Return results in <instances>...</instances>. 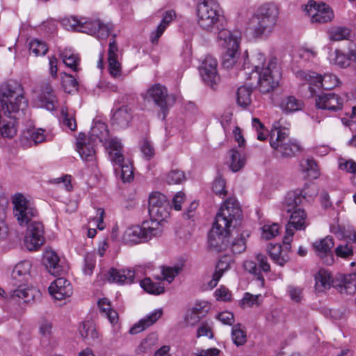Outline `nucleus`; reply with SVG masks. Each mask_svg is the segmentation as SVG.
<instances>
[{"mask_svg":"<svg viewBox=\"0 0 356 356\" xmlns=\"http://www.w3.org/2000/svg\"><path fill=\"white\" fill-rule=\"evenodd\" d=\"M98 307L101 312L112 324H115L118 322V314L116 311L111 309L110 302L106 298L100 299L98 301Z\"/></svg>","mask_w":356,"mask_h":356,"instance_id":"42","label":"nucleus"},{"mask_svg":"<svg viewBox=\"0 0 356 356\" xmlns=\"http://www.w3.org/2000/svg\"><path fill=\"white\" fill-rule=\"evenodd\" d=\"M81 336L92 346L99 343V334L92 323H83L79 329Z\"/></svg>","mask_w":356,"mask_h":356,"instance_id":"38","label":"nucleus"},{"mask_svg":"<svg viewBox=\"0 0 356 356\" xmlns=\"http://www.w3.org/2000/svg\"><path fill=\"white\" fill-rule=\"evenodd\" d=\"M243 267L246 271L249 272L250 273L257 275V279L259 281H261L262 285L264 284V278L261 275L259 271L258 270L257 264L255 262H254L252 261H245L243 263Z\"/></svg>","mask_w":356,"mask_h":356,"instance_id":"60","label":"nucleus"},{"mask_svg":"<svg viewBox=\"0 0 356 356\" xmlns=\"http://www.w3.org/2000/svg\"><path fill=\"white\" fill-rule=\"evenodd\" d=\"M232 340L236 346H241L247 341L246 332L244 327L239 323H236L232 327Z\"/></svg>","mask_w":356,"mask_h":356,"instance_id":"43","label":"nucleus"},{"mask_svg":"<svg viewBox=\"0 0 356 356\" xmlns=\"http://www.w3.org/2000/svg\"><path fill=\"white\" fill-rule=\"evenodd\" d=\"M152 20H161V22H172L173 21H181L182 17L177 14L174 9H160L157 10L152 17Z\"/></svg>","mask_w":356,"mask_h":356,"instance_id":"40","label":"nucleus"},{"mask_svg":"<svg viewBox=\"0 0 356 356\" xmlns=\"http://www.w3.org/2000/svg\"><path fill=\"white\" fill-rule=\"evenodd\" d=\"M167 97V88L159 83L153 85L147 90L146 93V98L152 99L154 103L163 111L168 108Z\"/></svg>","mask_w":356,"mask_h":356,"instance_id":"23","label":"nucleus"},{"mask_svg":"<svg viewBox=\"0 0 356 356\" xmlns=\"http://www.w3.org/2000/svg\"><path fill=\"white\" fill-rule=\"evenodd\" d=\"M304 106L301 99H297L293 95H286L282 97L279 107L284 113H291L300 111Z\"/></svg>","mask_w":356,"mask_h":356,"instance_id":"33","label":"nucleus"},{"mask_svg":"<svg viewBox=\"0 0 356 356\" xmlns=\"http://www.w3.org/2000/svg\"><path fill=\"white\" fill-rule=\"evenodd\" d=\"M220 352V350L216 348H197L195 352L192 353V356H218Z\"/></svg>","mask_w":356,"mask_h":356,"instance_id":"64","label":"nucleus"},{"mask_svg":"<svg viewBox=\"0 0 356 356\" xmlns=\"http://www.w3.org/2000/svg\"><path fill=\"white\" fill-rule=\"evenodd\" d=\"M167 198L163 194L159 192L150 194L148 209L151 218H167L169 214Z\"/></svg>","mask_w":356,"mask_h":356,"instance_id":"13","label":"nucleus"},{"mask_svg":"<svg viewBox=\"0 0 356 356\" xmlns=\"http://www.w3.org/2000/svg\"><path fill=\"white\" fill-rule=\"evenodd\" d=\"M242 211L234 197L224 201V271L234 264V255L245 250V241L240 233Z\"/></svg>","mask_w":356,"mask_h":356,"instance_id":"1","label":"nucleus"},{"mask_svg":"<svg viewBox=\"0 0 356 356\" xmlns=\"http://www.w3.org/2000/svg\"><path fill=\"white\" fill-rule=\"evenodd\" d=\"M312 246L318 256L321 257H327L325 261L326 264L331 265L333 263L331 249L334 246V241L332 237L327 236L324 238L318 240L313 243Z\"/></svg>","mask_w":356,"mask_h":356,"instance_id":"25","label":"nucleus"},{"mask_svg":"<svg viewBox=\"0 0 356 356\" xmlns=\"http://www.w3.org/2000/svg\"><path fill=\"white\" fill-rule=\"evenodd\" d=\"M96 261L93 255L88 254L85 258V265L83 269V273L86 275H91L95 268Z\"/></svg>","mask_w":356,"mask_h":356,"instance_id":"61","label":"nucleus"},{"mask_svg":"<svg viewBox=\"0 0 356 356\" xmlns=\"http://www.w3.org/2000/svg\"><path fill=\"white\" fill-rule=\"evenodd\" d=\"M60 57L63 63L73 71L79 70L80 57L78 54L74 52L71 49H65L60 53Z\"/></svg>","mask_w":356,"mask_h":356,"instance_id":"37","label":"nucleus"},{"mask_svg":"<svg viewBox=\"0 0 356 356\" xmlns=\"http://www.w3.org/2000/svg\"><path fill=\"white\" fill-rule=\"evenodd\" d=\"M241 37L240 31H234L224 38V69L232 68L238 62Z\"/></svg>","mask_w":356,"mask_h":356,"instance_id":"7","label":"nucleus"},{"mask_svg":"<svg viewBox=\"0 0 356 356\" xmlns=\"http://www.w3.org/2000/svg\"><path fill=\"white\" fill-rule=\"evenodd\" d=\"M341 293L353 295L356 292V272L344 276L341 286Z\"/></svg>","mask_w":356,"mask_h":356,"instance_id":"50","label":"nucleus"},{"mask_svg":"<svg viewBox=\"0 0 356 356\" xmlns=\"http://www.w3.org/2000/svg\"><path fill=\"white\" fill-rule=\"evenodd\" d=\"M186 179L185 174L179 170H172L166 176L169 184H180Z\"/></svg>","mask_w":356,"mask_h":356,"instance_id":"57","label":"nucleus"},{"mask_svg":"<svg viewBox=\"0 0 356 356\" xmlns=\"http://www.w3.org/2000/svg\"><path fill=\"white\" fill-rule=\"evenodd\" d=\"M329 38L332 41L348 40L351 31L346 26H338L331 29L328 33Z\"/></svg>","mask_w":356,"mask_h":356,"instance_id":"45","label":"nucleus"},{"mask_svg":"<svg viewBox=\"0 0 356 356\" xmlns=\"http://www.w3.org/2000/svg\"><path fill=\"white\" fill-rule=\"evenodd\" d=\"M61 116L63 119V126L67 127L70 131H74L76 129V122L74 118L70 115L66 108L63 107L61 109Z\"/></svg>","mask_w":356,"mask_h":356,"instance_id":"58","label":"nucleus"},{"mask_svg":"<svg viewBox=\"0 0 356 356\" xmlns=\"http://www.w3.org/2000/svg\"><path fill=\"white\" fill-rule=\"evenodd\" d=\"M337 256L341 258H347L353 254V248L348 244L339 245L335 249Z\"/></svg>","mask_w":356,"mask_h":356,"instance_id":"63","label":"nucleus"},{"mask_svg":"<svg viewBox=\"0 0 356 356\" xmlns=\"http://www.w3.org/2000/svg\"><path fill=\"white\" fill-rule=\"evenodd\" d=\"M163 315L162 309H156L140 319L129 330L131 334H138L155 323Z\"/></svg>","mask_w":356,"mask_h":356,"instance_id":"28","label":"nucleus"},{"mask_svg":"<svg viewBox=\"0 0 356 356\" xmlns=\"http://www.w3.org/2000/svg\"><path fill=\"white\" fill-rule=\"evenodd\" d=\"M339 168L341 170L352 174L351 181L356 186V162L352 159L339 158L338 160Z\"/></svg>","mask_w":356,"mask_h":356,"instance_id":"49","label":"nucleus"},{"mask_svg":"<svg viewBox=\"0 0 356 356\" xmlns=\"http://www.w3.org/2000/svg\"><path fill=\"white\" fill-rule=\"evenodd\" d=\"M286 129H275L270 135V144L282 157H291L300 150L299 144L288 139Z\"/></svg>","mask_w":356,"mask_h":356,"instance_id":"5","label":"nucleus"},{"mask_svg":"<svg viewBox=\"0 0 356 356\" xmlns=\"http://www.w3.org/2000/svg\"><path fill=\"white\" fill-rule=\"evenodd\" d=\"M24 138L30 139L35 145L43 142L45 139L44 130L42 129H32L24 133Z\"/></svg>","mask_w":356,"mask_h":356,"instance_id":"56","label":"nucleus"},{"mask_svg":"<svg viewBox=\"0 0 356 356\" xmlns=\"http://www.w3.org/2000/svg\"><path fill=\"white\" fill-rule=\"evenodd\" d=\"M27 226L24 245L29 251L38 250L45 242L44 227L40 221H33Z\"/></svg>","mask_w":356,"mask_h":356,"instance_id":"9","label":"nucleus"},{"mask_svg":"<svg viewBox=\"0 0 356 356\" xmlns=\"http://www.w3.org/2000/svg\"><path fill=\"white\" fill-rule=\"evenodd\" d=\"M220 9V5L215 0H202L197 7L199 20L217 22Z\"/></svg>","mask_w":356,"mask_h":356,"instance_id":"15","label":"nucleus"},{"mask_svg":"<svg viewBox=\"0 0 356 356\" xmlns=\"http://www.w3.org/2000/svg\"><path fill=\"white\" fill-rule=\"evenodd\" d=\"M62 81L65 90L67 92H71V88L77 89L78 82L73 76L65 74V78H63Z\"/></svg>","mask_w":356,"mask_h":356,"instance_id":"62","label":"nucleus"},{"mask_svg":"<svg viewBox=\"0 0 356 356\" xmlns=\"http://www.w3.org/2000/svg\"><path fill=\"white\" fill-rule=\"evenodd\" d=\"M118 47L115 40L110 41L108 50V71L112 77L118 78L122 75V66L118 60Z\"/></svg>","mask_w":356,"mask_h":356,"instance_id":"21","label":"nucleus"},{"mask_svg":"<svg viewBox=\"0 0 356 356\" xmlns=\"http://www.w3.org/2000/svg\"><path fill=\"white\" fill-rule=\"evenodd\" d=\"M89 139L96 143L98 139L105 146L109 159L120 169V177L123 182H130L134 179L133 167L129 159L125 160L122 154V145L117 138H111L107 125L102 122L95 123L92 127Z\"/></svg>","mask_w":356,"mask_h":356,"instance_id":"3","label":"nucleus"},{"mask_svg":"<svg viewBox=\"0 0 356 356\" xmlns=\"http://www.w3.org/2000/svg\"><path fill=\"white\" fill-rule=\"evenodd\" d=\"M31 263L29 261H23L18 263L12 272L13 285L25 283L30 276Z\"/></svg>","mask_w":356,"mask_h":356,"instance_id":"27","label":"nucleus"},{"mask_svg":"<svg viewBox=\"0 0 356 356\" xmlns=\"http://www.w3.org/2000/svg\"><path fill=\"white\" fill-rule=\"evenodd\" d=\"M76 149L81 158L85 161L95 160V143L89 138H79L76 143Z\"/></svg>","mask_w":356,"mask_h":356,"instance_id":"29","label":"nucleus"},{"mask_svg":"<svg viewBox=\"0 0 356 356\" xmlns=\"http://www.w3.org/2000/svg\"><path fill=\"white\" fill-rule=\"evenodd\" d=\"M13 214L20 226H26L38 217L37 209L22 194H16L13 199Z\"/></svg>","mask_w":356,"mask_h":356,"instance_id":"6","label":"nucleus"},{"mask_svg":"<svg viewBox=\"0 0 356 356\" xmlns=\"http://www.w3.org/2000/svg\"><path fill=\"white\" fill-rule=\"evenodd\" d=\"M280 7L274 2H266L256 10L254 15L259 20L275 22L278 19Z\"/></svg>","mask_w":356,"mask_h":356,"instance_id":"20","label":"nucleus"},{"mask_svg":"<svg viewBox=\"0 0 356 356\" xmlns=\"http://www.w3.org/2000/svg\"><path fill=\"white\" fill-rule=\"evenodd\" d=\"M180 268L178 267H163L162 268V279L171 283L175 277L179 273Z\"/></svg>","mask_w":356,"mask_h":356,"instance_id":"59","label":"nucleus"},{"mask_svg":"<svg viewBox=\"0 0 356 356\" xmlns=\"http://www.w3.org/2000/svg\"><path fill=\"white\" fill-rule=\"evenodd\" d=\"M316 79L318 82V88H324L325 90L331 89L338 84V79L332 74H325L324 76L316 75Z\"/></svg>","mask_w":356,"mask_h":356,"instance_id":"48","label":"nucleus"},{"mask_svg":"<svg viewBox=\"0 0 356 356\" xmlns=\"http://www.w3.org/2000/svg\"><path fill=\"white\" fill-rule=\"evenodd\" d=\"M140 286L146 292L154 295H160L165 291V287L161 283L154 282L149 278L142 280Z\"/></svg>","mask_w":356,"mask_h":356,"instance_id":"46","label":"nucleus"},{"mask_svg":"<svg viewBox=\"0 0 356 356\" xmlns=\"http://www.w3.org/2000/svg\"><path fill=\"white\" fill-rule=\"evenodd\" d=\"M132 118V112L131 108L127 106H122L118 108L112 118V124L119 129L127 128Z\"/></svg>","mask_w":356,"mask_h":356,"instance_id":"31","label":"nucleus"},{"mask_svg":"<svg viewBox=\"0 0 356 356\" xmlns=\"http://www.w3.org/2000/svg\"><path fill=\"white\" fill-rule=\"evenodd\" d=\"M305 195L300 190L289 191L285 195L282 203V209L289 213L298 209H302V204L305 200Z\"/></svg>","mask_w":356,"mask_h":356,"instance_id":"22","label":"nucleus"},{"mask_svg":"<svg viewBox=\"0 0 356 356\" xmlns=\"http://www.w3.org/2000/svg\"><path fill=\"white\" fill-rule=\"evenodd\" d=\"M316 105L320 109L338 111L342 109L343 99L335 93H322L316 97Z\"/></svg>","mask_w":356,"mask_h":356,"instance_id":"16","label":"nucleus"},{"mask_svg":"<svg viewBox=\"0 0 356 356\" xmlns=\"http://www.w3.org/2000/svg\"><path fill=\"white\" fill-rule=\"evenodd\" d=\"M221 220H222V205L219 207L208 234L209 250L218 253L221 252L222 244V227L220 223Z\"/></svg>","mask_w":356,"mask_h":356,"instance_id":"11","label":"nucleus"},{"mask_svg":"<svg viewBox=\"0 0 356 356\" xmlns=\"http://www.w3.org/2000/svg\"><path fill=\"white\" fill-rule=\"evenodd\" d=\"M156 338L154 336H149L143 339L137 347L136 352L137 354H144L151 352L156 344Z\"/></svg>","mask_w":356,"mask_h":356,"instance_id":"55","label":"nucleus"},{"mask_svg":"<svg viewBox=\"0 0 356 356\" xmlns=\"http://www.w3.org/2000/svg\"><path fill=\"white\" fill-rule=\"evenodd\" d=\"M307 14L312 17V22H330L334 17L332 8L323 1L309 0L305 7Z\"/></svg>","mask_w":356,"mask_h":356,"instance_id":"10","label":"nucleus"},{"mask_svg":"<svg viewBox=\"0 0 356 356\" xmlns=\"http://www.w3.org/2000/svg\"><path fill=\"white\" fill-rule=\"evenodd\" d=\"M290 213L284 237V243L288 250L291 248V242L294 235V230H305L309 225L307 215L304 209H296Z\"/></svg>","mask_w":356,"mask_h":356,"instance_id":"8","label":"nucleus"},{"mask_svg":"<svg viewBox=\"0 0 356 356\" xmlns=\"http://www.w3.org/2000/svg\"><path fill=\"white\" fill-rule=\"evenodd\" d=\"M274 29V24H249L245 34L250 38L268 37Z\"/></svg>","mask_w":356,"mask_h":356,"instance_id":"30","label":"nucleus"},{"mask_svg":"<svg viewBox=\"0 0 356 356\" xmlns=\"http://www.w3.org/2000/svg\"><path fill=\"white\" fill-rule=\"evenodd\" d=\"M48 50L47 44L42 40L33 39L29 42V52L36 57L44 56Z\"/></svg>","mask_w":356,"mask_h":356,"instance_id":"51","label":"nucleus"},{"mask_svg":"<svg viewBox=\"0 0 356 356\" xmlns=\"http://www.w3.org/2000/svg\"><path fill=\"white\" fill-rule=\"evenodd\" d=\"M216 67V59L211 56H208L199 68L202 80L213 89L216 88L215 86L220 81V77L217 75Z\"/></svg>","mask_w":356,"mask_h":356,"instance_id":"14","label":"nucleus"},{"mask_svg":"<svg viewBox=\"0 0 356 356\" xmlns=\"http://www.w3.org/2000/svg\"><path fill=\"white\" fill-rule=\"evenodd\" d=\"M50 295L56 300H61L70 297L72 293L71 283L64 277H58L52 282L49 286Z\"/></svg>","mask_w":356,"mask_h":356,"instance_id":"19","label":"nucleus"},{"mask_svg":"<svg viewBox=\"0 0 356 356\" xmlns=\"http://www.w3.org/2000/svg\"><path fill=\"white\" fill-rule=\"evenodd\" d=\"M135 273L131 270L111 269L109 271V280L118 284H131L134 282Z\"/></svg>","mask_w":356,"mask_h":356,"instance_id":"35","label":"nucleus"},{"mask_svg":"<svg viewBox=\"0 0 356 356\" xmlns=\"http://www.w3.org/2000/svg\"><path fill=\"white\" fill-rule=\"evenodd\" d=\"M37 99L40 102V106L44 107L48 111H54L58 107V102L51 86L49 83H43L40 86L37 95Z\"/></svg>","mask_w":356,"mask_h":356,"instance_id":"17","label":"nucleus"},{"mask_svg":"<svg viewBox=\"0 0 356 356\" xmlns=\"http://www.w3.org/2000/svg\"><path fill=\"white\" fill-rule=\"evenodd\" d=\"M63 28L73 32H80L99 38H106L109 35V29L106 24H62Z\"/></svg>","mask_w":356,"mask_h":356,"instance_id":"12","label":"nucleus"},{"mask_svg":"<svg viewBox=\"0 0 356 356\" xmlns=\"http://www.w3.org/2000/svg\"><path fill=\"white\" fill-rule=\"evenodd\" d=\"M252 86H243L237 91V103L241 107L248 106L252 101Z\"/></svg>","mask_w":356,"mask_h":356,"instance_id":"44","label":"nucleus"},{"mask_svg":"<svg viewBox=\"0 0 356 356\" xmlns=\"http://www.w3.org/2000/svg\"><path fill=\"white\" fill-rule=\"evenodd\" d=\"M0 104L1 110L10 120H3L0 131L3 137L12 138L17 134L15 120L24 115L27 100L24 96L22 85L15 81H8L0 86Z\"/></svg>","mask_w":356,"mask_h":356,"instance_id":"2","label":"nucleus"},{"mask_svg":"<svg viewBox=\"0 0 356 356\" xmlns=\"http://www.w3.org/2000/svg\"><path fill=\"white\" fill-rule=\"evenodd\" d=\"M43 261L47 270L51 275H57L62 271V266L59 264L60 259L54 250H47L44 252Z\"/></svg>","mask_w":356,"mask_h":356,"instance_id":"32","label":"nucleus"},{"mask_svg":"<svg viewBox=\"0 0 356 356\" xmlns=\"http://www.w3.org/2000/svg\"><path fill=\"white\" fill-rule=\"evenodd\" d=\"M221 259H219L215 268V271L212 274L211 279L204 284V290H212L215 288L220 278L222 276V268H220Z\"/></svg>","mask_w":356,"mask_h":356,"instance_id":"54","label":"nucleus"},{"mask_svg":"<svg viewBox=\"0 0 356 356\" xmlns=\"http://www.w3.org/2000/svg\"><path fill=\"white\" fill-rule=\"evenodd\" d=\"M205 311L203 308L195 307L186 314L185 321L188 325L193 326L196 325L200 319L204 316Z\"/></svg>","mask_w":356,"mask_h":356,"instance_id":"53","label":"nucleus"},{"mask_svg":"<svg viewBox=\"0 0 356 356\" xmlns=\"http://www.w3.org/2000/svg\"><path fill=\"white\" fill-rule=\"evenodd\" d=\"M332 284V280L330 272L321 269L315 275V287L318 291L329 289Z\"/></svg>","mask_w":356,"mask_h":356,"instance_id":"39","label":"nucleus"},{"mask_svg":"<svg viewBox=\"0 0 356 356\" xmlns=\"http://www.w3.org/2000/svg\"><path fill=\"white\" fill-rule=\"evenodd\" d=\"M229 167L233 172H238L242 169L246 161L245 156L235 148L229 152Z\"/></svg>","mask_w":356,"mask_h":356,"instance_id":"36","label":"nucleus"},{"mask_svg":"<svg viewBox=\"0 0 356 356\" xmlns=\"http://www.w3.org/2000/svg\"><path fill=\"white\" fill-rule=\"evenodd\" d=\"M143 227L132 226L126 229L122 236V241L127 245H134L145 241Z\"/></svg>","mask_w":356,"mask_h":356,"instance_id":"34","label":"nucleus"},{"mask_svg":"<svg viewBox=\"0 0 356 356\" xmlns=\"http://www.w3.org/2000/svg\"><path fill=\"white\" fill-rule=\"evenodd\" d=\"M17 289L13 290L11 299L19 302L29 303L39 300L41 293L39 290L32 286H26L24 283L19 284Z\"/></svg>","mask_w":356,"mask_h":356,"instance_id":"18","label":"nucleus"},{"mask_svg":"<svg viewBox=\"0 0 356 356\" xmlns=\"http://www.w3.org/2000/svg\"><path fill=\"white\" fill-rule=\"evenodd\" d=\"M330 60L332 64L336 65L340 67H346L349 66L350 58V53L348 56L336 49L334 53L330 54Z\"/></svg>","mask_w":356,"mask_h":356,"instance_id":"47","label":"nucleus"},{"mask_svg":"<svg viewBox=\"0 0 356 356\" xmlns=\"http://www.w3.org/2000/svg\"><path fill=\"white\" fill-rule=\"evenodd\" d=\"M164 219L161 218H151L150 220L143 222L140 227H143L145 241L162 234L163 230L162 222Z\"/></svg>","mask_w":356,"mask_h":356,"instance_id":"26","label":"nucleus"},{"mask_svg":"<svg viewBox=\"0 0 356 356\" xmlns=\"http://www.w3.org/2000/svg\"><path fill=\"white\" fill-rule=\"evenodd\" d=\"M257 60L254 69L259 74V89L262 93L270 92L279 85L281 78L280 68L275 59H271L265 64V58L261 54L257 55Z\"/></svg>","mask_w":356,"mask_h":356,"instance_id":"4","label":"nucleus"},{"mask_svg":"<svg viewBox=\"0 0 356 356\" xmlns=\"http://www.w3.org/2000/svg\"><path fill=\"white\" fill-rule=\"evenodd\" d=\"M266 250L271 260L280 266H284L290 260L288 252L291 248L288 250L284 242L283 247L280 244L270 243Z\"/></svg>","mask_w":356,"mask_h":356,"instance_id":"24","label":"nucleus"},{"mask_svg":"<svg viewBox=\"0 0 356 356\" xmlns=\"http://www.w3.org/2000/svg\"><path fill=\"white\" fill-rule=\"evenodd\" d=\"M261 230V238L265 240H270L280 234V227L277 223L268 222L264 225Z\"/></svg>","mask_w":356,"mask_h":356,"instance_id":"52","label":"nucleus"},{"mask_svg":"<svg viewBox=\"0 0 356 356\" xmlns=\"http://www.w3.org/2000/svg\"><path fill=\"white\" fill-rule=\"evenodd\" d=\"M300 170L305 177L316 179L319 176L317 165L312 159H305L300 161Z\"/></svg>","mask_w":356,"mask_h":356,"instance_id":"41","label":"nucleus"}]
</instances>
